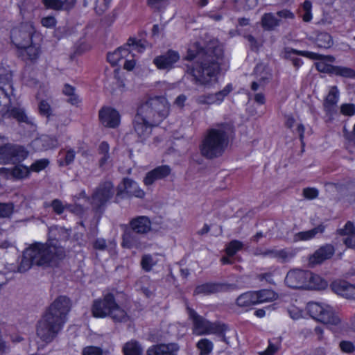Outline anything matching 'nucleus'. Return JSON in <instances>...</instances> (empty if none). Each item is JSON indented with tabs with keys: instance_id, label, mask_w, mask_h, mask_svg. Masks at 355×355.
<instances>
[{
	"instance_id": "nucleus-1",
	"label": "nucleus",
	"mask_w": 355,
	"mask_h": 355,
	"mask_svg": "<svg viewBox=\"0 0 355 355\" xmlns=\"http://www.w3.org/2000/svg\"><path fill=\"white\" fill-rule=\"evenodd\" d=\"M186 59L195 60L187 65V69L195 84L207 87L217 81L223 60V51L220 47L205 51L198 42H195L189 46Z\"/></svg>"
},
{
	"instance_id": "nucleus-2",
	"label": "nucleus",
	"mask_w": 355,
	"mask_h": 355,
	"mask_svg": "<svg viewBox=\"0 0 355 355\" xmlns=\"http://www.w3.org/2000/svg\"><path fill=\"white\" fill-rule=\"evenodd\" d=\"M71 301L65 296L54 300L37 326V335L44 342H51L62 329L71 309Z\"/></svg>"
},
{
	"instance_id": "nucleus-3",
	"label": "nucleus",
	"mask_w": 355,
	"mask_h": 355,
	"mask_svg": "<svg viewBox=\"0 0 355 355\" xmlns=\"http://www.w3.org/2000/svg\"><path fill=\"white\" fill-rule=\"evenodd\" d=\"M232 131L229 123L217 124L207 130L199 147L201 155L210 159L221 156L228 146Z\"/></svg>"
},
{
	"instance_id": "nucleus-4",
	"label": "nucleus",
	"mask_w": 355,
	"mask_h": 355,
	"mask_svg": "<svg viewBox=\"0 0 355 355\" xmlns=\"http://www.w3.org/2000/svg\"><path fill=\"white\" fill-rule=\"evenodd\" d=\"M28 249L35 265L43 268L56 266L65 257L63 248L51 242L34 243Z\"/></svg>"
},
{
	"instance_id": "nucleus-5",
	"label": "nucleus",
	"mask_w": 355,
	"mask_h": 355,
	"mask_svg": "<svg viewBox=\"0 0 355 355\" xmlns=\"http://www.w3.org/2000/svg\"><path fill=\"white\" fill-rule=\"evenodd\" d=\"M137 112L149 120L150 124L157 125L168 114L169 104L164 97H155L141 104Z\"/></svg>"
},
{
	"instance_id": "nucleus-6",
	"label": "nucleus",
	"mask_w": 355,
	"mask_h": 355,
	"mask_svg": "<svg viewBox=\"0 0 355 355\" xmlns=\"http://www.w3.org/2000/svg\"><path fill=\"white\" fill-rule=\"evenodd\" d=\"M306 311L314 320L327 325H338L340 319L331 306L327 304L310 302L306 304Z\"/></svg>"
},
{
	"instance_id": "nucleus-7",
	"label": "nucleus",
	"mask_w": 355,
	"mask_h": 355,
	"mask_svg": "<svg viewBox=\"0 0 355 355\" xmlns=\"http://www.w3.org/2000/svg\"><path fill=\"white\" fill-rule=\"evenodd\" d=\"M28 151L21 146L12 144H3L0 146V164H15L25 159Z\"/></svg>"
},
{
	"instance_id": "nucleus-8",
	"label": "nucleus",
	"mask_w": 355,
	"mask_h": 355,
	"mask_svg": "<svg viewBox=\"0 0 355 355\" xmlns=\"http://www.w3.org/2000/svg\"><path fill=\"white\" fill-rule=\"evenodd\" d=\"M189 318L193 324V332L197 335L215 334L223 331L222 327L216 323H212L199 315L193 309L187 308Z\"/></svg>"
},
{
	"instance_id": "nucleus-9",
	"label": "nucleus",
	"mask_w": 355,
	"mask_h": 355,
	"mask_svg": "<svg viewBox=\"0 0 355 355\" xmlns=\"http://www.w3.org/2000/svg\"><path fill=\"white\" fill-rule=\"evenodd\" d=\"M35 35V28L31 22L21 24L14 28L11 32L12 43L19 49L24 48L28 44H32Z\"/></svg>"
},
{
	"instance_id": "nucleus-10",
	"label": "nucleus",
	"mask_w": 355,
	"mask_h": 355,
	"mask_svg": "<svg viewBox=\"0 0 355 355\" xmlns=\"http://www.w3.org/2000/svg\"><path fill=\"white\" fill-rule=\"evenodd\" d=\"M283 53H284V58L285 59L290 60L292 62L293 66L296 69L300 68L302 66L303 62L301 59L293 57V54L302 55V56L309 58L312 60L324 59L329 62H334L335 60L334 58L331 55L323 56L322 55H320V54H318L315 53H313V52H310V51H298V50H295V49H291V48L284 49Z\"/></svg>"
},
{
	"instance_id": "nucleus-11",
	"label": "nucleus",
	"mask_w": 355,
	"mask_h": 355,
	"mask_svg": "<svg viewBox=\"0 0 355 355\" xmlns=\"http://www.w3.org/2000/svg\"><path fill=\"white\" fill-rule=\"evenodd\" d=\"M294 15L288 10L278 11L276 15L273 13H266L261 17V26L267 31L274 30L283 22L284 19H293Z\"/></svg>"
},
{
	"instance_id": "nucleus-12",
	"label": "nucleus",
	"mask_w": 355,
	"mask_h": 355,
	"mask_svg": "<svg viewBox=\"0 0 355 355\" xmlns=\"http://www.w3.org/2000/svg\"><path fill=\"white\" fill-rule=\"evenodd\" d=\"M115 302L112 294H107L103 298L94 301L92 313L94 317L103 318L109 316Z\"/></svg>"
},
{
	"instance_id": "nucleus-13",
	"label": "nucleus",
	"mask_w": 355,
	"mask_h": 355,
	"mask_svg": "<svg viewBox=\"0 0 355 355\" xmlns=\"http://www.w3.org/2000/svg\"><path fill=\"white\" fill-rule=\"evenodd\" d=\"M307 275H309V270L293 269L288 272L285 282L291 288L305 289V285L307 283Z\"/></svg>"
},
{
	"instance_id": "nucleus-14",
	"label": "nucleus",
	"mask_w": 355,
	"mask_h": 355,
	"mask_svg": "<svg viewBox=\"0 0 355 355\" xmlns=\"http://www.w3.org/2000/svg\"><path fill=\"white\" fill-rule=\"evenodd\" d=\"M232 91V87L227 85L223 90L214 94H206L198 96L196 102L200 105H207L220 104L225 97Z\"/></svg>"
},
{
	"instance_id": "nucleus-15",
	"label": "nucleus",
	"mask_w": 355,
	"mask_h": 355,
	"mask_svg": "<svg viewBox=\"0 0 355 355\" xmlns=\"http://www.w3.org/2000/svg\"><path fill=\"white\" fill-rule=\"evenodd\" d=\"M114 186L112 182H107L101 184L94 193L92 204L96 207H100L109 200L114 195Z\"/></svg>"
},
{
	"instance_id": "nucleus-16",
	"label": "nucleus",
	"mask_w": 355,
	"mask_h": 355,
	"mask_svg": "<svg viewBox=\"0 0 355 355\" xmlns=\"http://www.w3.org/2000/svg\"><path fill=\"white\" fill-rule=\"evenodd\" d=\"M171 173V168L168 165L159 166L148 172L144 178V184L150 186L156 181L167 178Z\"/></svg>"
},
{
	"instance_id": "nucleus-17",
	"label": "nucleus",
	"mask_w": 355,
	"mask_h": 355,
	"mask_svg": "<svg viewBox=\"0 0 355 355\" xmlns=\"http://www.w3.org/2000/svg\"><path fill=\"white\" fill-rule=\"evenodd\" d=\"M99 119L101 123L109 128H116L120 123V115L119 112L109 107H103L99 112Z\"/></svg>"
},
{
	"instance_id": "nucleus-18",
	"label": "nucleus",
	"mask_w": 355,
	"mask_h": 355,
	"mask_svg": "<svg viewBox=\"0 0 355 355\" xmlns=\"http://www.w3.org/2000/svg\"><path fill=\"white\" fill-rule=\"evenodd\" d=\"M179 60V53L175 51L170 50L165 54L156 57L153 62L159 69H171L174 64Z\"/></svg>"
},
{
	"instance_id": "nucleus-19",
	"label": "nucleus",
	"mask_w": 355,
	"mask_h": 355,
	"mask_svg": "<svg viewBox=\"0 0 355 355\" xmlns=\"http://www.w3.org/2000/svg\"><path fill=\"white\" fill-rule=\"evenodd\" d=\"M133 125L135 132L141 139L148 137L151 133L152 128L155 126L154 124H150L149 120L138 112L135 116Z\"/></svg>"
},
{
	"instance_id": "nucleus-20",
	"label": "nucleus",
	"mask_w": 355,
	"mask_h": 355,
	"mask_svg": "<svg viewBox=\"0 0 355 355\" xmlns=\"http://www.w3.org/2000/svg\"><path fill=\"white\" fill-rule=\"evenodd\" d=\"M331 287L336 294L347 299L355 300V286L345 281H336L331 284Z\"/></svg>"
},
{
	"instance_id": "nucleus-21",
	"label": "nucleus",
	"mask_w": 355,
	"mask_h": 355,
	"mask_svg": "<svg viewBox=\"0 0 355 355\" xmlns=\"http://www.w3.org/2000/svg\"><path fill=\"white\" fill-rule=\"evenodd\" d=\"M151 221L144 216H137L130 221V227L132 231L138 234H146L151 230Z\"/></svg>"
},
{
	"instance_id": "nucleus-22",
	"label": "nucleus",
	"mask_w": 355,
	"mask_h": 355,
	"mask_svg": "<svg viewBox=\"0 0 355 355\" xmlns=\"http://www.w3.org/2000/svg\"><path fill=\"white\" fill-rule=\"evenodd\" d=\"M334 248L331 245H326L317 250L310 257L309 263L320 264L324 260L330 259L334 254Z\"/></svg>"
},
{
	"instance_id": "nucleus-23",
	"label": "nucleus",
	"mask_w": 355,
	"mask_h": 355,
	"mask_svg": "<svg viewBox=\"0 0 355 355\" xmlns=\"http://www.w3.org/2000/svg\"><path fill=\"white\" fill-rule=\"evenodd\" d=\"M338 96L337 87L336 86L331 87L323 103L324 110L329 116H332L336 112Z\"/></svg>"
},
{
	"instance_id": "nucleus-24",
	"label": "nucleus",
	"mask_w": 355,
	"mask_h": 355,
	"mask_svg": "<svg viewBox=\"0 0 355 355\" xmlns=\"http://www.w3.org/2000/svg\"><path fill=\"white\" fill-rule=\"evenodd\" d=\"M179 346L176 343L153 345L147 350V355H176Z\"/></svg>"
},
{
	"instance_id": "nucleus-25",
	"label": "nucleus",
	"mask_w": 355,
	"mask_h": 355,
	"mask_svg": "<svg viewBox=\"0 0 355 355\" xmlns=\"http://www.w3.org/2000/svg\"><path fill=\"white\" fill-rule=\"evenodd\" d=\"M138 234L132 230H125L122 235V247L128 249H141L144 247V243L140 241Z\"/></svg>"
},
{
	"instance_id": "nucleus-26",
	"label": "nucleus",
	"mask_w": 355,
	"mask_h": 355,
	"mask_svg": "<svg viewBox=\"0 0 355 355\" xmlns=\"http://www.w3.org/2000/svg\"><path fill=\"white\" fill-rule=\"evenodd\" d=\"M42 3L47 9L69 11L74 7L76 0H42Z\"/></svg>"
},
{
	"instance_id": "nucleus-27",
	"label": "nucleus",
	"mask_w": 355,
	"mask_h": 355,
	"mask_svg": "<svg viewBox=\"0 0 355 355\" xmlns=\"http://www.w3.org/2000/svg\"><path fill=\"white\" fill-rule=\"evenodd\" d=\"M123 189L128 195L139 198L145 196V192L139 187V184L130 178H124L123 180Z\"/></svg>"
},
{
	"instance_id": "nucleus-28",
	"label": "nucleus",
	"mask_w": 355,
	"mask_h": 355,
	"mask_svg": "<svg viewBox=\"0 0 355 355\" xmlns=\"http://www.w3.org/2000/svg\"><path fill=\"white\" fill-rule=\"evenodd\" d=\"M128 57H134V54L130 53V49L123 46L117 49L112 53L107 54V60L112 65H117L121 60H124Z\"/></svg>"
},
{
	"instance_id": "nucleus-29",
	"label": "nucleus",
	"mask_w": 355,
	"mask_h": 355,
	"mask_svg": "<svg viewBox=\"0 0 355 355\" xmlns=\"http://www.w3.org/2000/svg\"><path fill=\"white\" fill-rule=\"evenodd\" d=\"M339 233L344 236L343 242L348 248H355V228L352 223L347 222Z\"/></svg>"
},
{
	"instance_id": "nucleus-30",
	"label": "nucleus",
	"mask_w": 355,
	"mask_h": 355,
	"mask_svg": "<svg viewBox=\"0 0 355 355\" xmlns=\"http://www.w3.org/2000/svg\"><path fill=\"white\" fill-rule=\"evenodd\" d=\"M255 78L260 80L261 85L265 83L267 85L272 78L271 70L267 64L259 63L254 69Z\"/></svg>"
},
{
	"instance_id": "nucleus-31",
	"label": "nucleus",
	"mask_w": 355,
	"mask_h": 355,
	"mask_svg": "<svg viewBox=\"0 0 355 355\" xmlns=\"http://www.w3.org/2000/svg\"><path fill=\"white\" fill-rule=\"evenodd\" d=\"M307 283L305 289H324L327 286V282L318 275L314 274L309 270L307 275Z\"/></svg>"
},
{
	"instance_id": "nucleus-32",
	"label": "nucleus",
	"mask_w": 355,
	"mask_h": 355,
	"mask_svg": "<svg viewBox=\"0 0 355 355\" xmlns=\"http://www.w3.org/2000/svg\"><path fill=\"white\" fill-rule=\"evenodd\" d=\"M10 115L19 123H24L33 128L36 127L34 118L28 116L25 111L21 108L15 107L12 109L10 110Z\"/></svg>"
},
{
	"instance_id": "nucleus-33",
	"label": "nucleus",
	"mask_w": 355,
	"mask_h": 355,
	"mask_svg": "<svg viewBox=\"0 0 355 355\" xmlns=\"http://www.w3.org/2000/svg\"><path fill=\"white\" fill-rule=\"evenodd\" d=\"M223 286L216 283H206L196 286L194 295H210L222 291Z\"/></svg>"
},
{
	"instance_id": "nucleus-34",
	"label": "nucleus",
	"mask_w": 355,
	"mask_h": 355,
	"mask_svg": "<svg viewBox=\"0 0 355 355\" xmlns=\"http://www.w3.org/2000/svg\"><path fill=\"white\" fill-rule=\"evenodd\" d=\"M20 49V55L24 60H36L40 53L39 46L32 41V44H28L24 48H19Z\"/></svg>"
},
{
	"instance_id": "nucleus-35",
	"label": "nucleus",
	"mask_w": 355,
	"mask_h": 355,
	"mask_svg": "<svg viewBox=\"0 0 355 355\" xmlns=\"http://www.w3.org/2000/svg\"><path fill=\"white\" fill-rule=\"evenodd\" d=\"M110 147L107 143L102 142L98 148V153L101 157L98 160L100 168H104L112 163V158L109 153Z\"/></svg>"
},
{
	"instance_id": "nucleus-36",
	"label": "nucleus",
	"mask_w": 355,
	"mask_h": 355,
	"mask_svg": "<svg viewBox=\"0 0 355 355\" xmlns=\"http://www.w3.org/2000/svg\"><path fill=\"white\" fill-rule=\"evenodd\" d=\"M109 317L116 322H125L129 320L126 311L117 304L116 301L114 303L113 307H112Z\"/></svg>"
},
{
	"instance_id": "nucleus-37",
	"label": "nucleus",
	"mask_w": 355,
	"mask_h": 355,
	"mask_svg": "<svg viewBox=\"0 0 355 355\" xmlns=\"http://www.w3.org/2000/svg\"><path fill=\"white\" fill-rule=\"evenodd\" d=\"M35 144L41 146L42 150H49L56 148L58 146V141L55 137L43 135L35 140Z\"/></svg>"
},
{
	"instance_id": "nucleus-38",
	"label": "nucleus",
	"mask_w": 355,
	"mask_h": 355,
	"mask_svg": "<svg viewBox=\"0 0 355 355\" xmlns=\"http://www.w3.org/2000/svg\"><path fill=\"white\" fill-rule=\"evenodd\" d=\"M257 297L254 292H247L238 297L236 304L241 307H248L256 304Z\"/></svg>"
},
{
	"instance_id": "nucleus-39",
	"label": "nucleus",
	"mask_w": 355,
	"mask_h": 355,
	"mask_svg": "<svg viewBox=\"0 0 355 355\" xmlns=\"http://www.w3.org/2000/svg\"><path fill=\"white\" fill-rule=\"evenodd\" d=\"M324 227L322 225L305 232H301L295 235V241H307L315 236L318 234H321L324 232Z\"/></svg>"
},
{
	"instance_id": "nucleus-40",
	"label": "nucleus",
	"mask_w": 355,
	"mask_h": 355,
	"mask_svg": "<svg viewBox=\"0 0 355 355\" xmlns=\"http://www.w3.org/2000/svg\"><path fill=\"white\" fill-rule=\"evenodd\" d=\"M157 254H145L141 259V268L146 272H150L158 262Z\"/></svg>"
},
{
	"instance_id": "nucleus-41",
	"label": "nucleus",
	"mask_w": 355,
	"mask_h": 355,
	"mask_svg": "<svg viewBox=\"0 0 355 355\" xmlns=\"http://www.w3.org/2000/svg\"><path fill=\"white\" fill-rule=\"evenodd\" d=\"M33 265H35V263H33L32 255L28 248L24 252L22 259L18 266V270L20 272H26L31 268Z\"/></svg>"
},
{
	"instance_id": "nucleus-42",
	"label": "nucleus",
	"mask_w": 355,
	"mask_h": 355,
	"mask_svg": "<svg viewBox=\"0 0 355 355\" xmlns=\"http://www.w3.org/2000/svg\"><path fill=\"white\" fill-rule=\"evenodd\" d=\"M254 293L257 297V304L271 302L277 297V295L272 290L263 289Z\"/></svg>"
},
{
	"instance_id": "nucleus-43",
	"label": "nucleus",
	"mask_w": 355,
	"mask_h": 355,
	"mask_svg": "<svg viewBox=\"0 0 355 355\" xmlns=\"http://www.w3.org/2000/svg\"><path fill=\"white\" fill-rule=\"evenodd\" d=\"M63 94L68 96L67 102L73 105H77L80 103L78 95L76 93V89L73 87L69 84H66L63 88Z\"/></svg>"
},
{
	"instance_id": "nucleus-44",
	"label": "nucleus",
	"mask_w": 355,
	"mask_h": 355,
	"mask_svg": "<svg viewBox=\"0 0 355 355\" xmlns=\"http://www.w3.org/2000/svg\"><path fill=\"white\" fill-rule=\"evenodd\" d=\"M60 159H58V164L60 166H67L71 164L76 156V153L72 149L62 150L60 152Z\"/></svg>"
},
{
	"instance_id": "nucleus-45",
	"label": "nucleus",
	"mask_w": 355,
	"mask_h": 355,
	"mask_svg": "<svg viewBox=\"0 0 355 355\" xmlns=\"http://www.w3.org/2000/svg\"><path fill=\"white\" fill-rule=\"evenodd\" d=\"M315 44L320 48L327 49L333 44L331 36L327 33H319L315 38Z\"/></svg>"
},
{
	"instance_id": "nucleus-46",
	"label": "nucleus",
	"mask_w": 355,
	"mask_h": 355,
	"mask_svg": "<svg viewBox=\"0 0 355 355\" xmlns=\"http://www.w3.org/2000/svg\"><path fill=\"white\" fill-rule=\"evenodd\" d=\"M30 173V168L24 165L15 166L11 171L12 175L17 179L26 178L29 176Z\"/></svg>"
},
{
	"instance_id": "nucleus-47",
	"label": "nucleus",
	"mask_w": 355,
	"mask_h": 355,
	"mask_svg": "<svg viewBox=\"0 0 355 355\" xmlns=\"http://www.w3.org/2000/svg\"><path fill=\"white\" fill-rule=\"evenodd\" d=\"M123 352L125 355H141L142 349L137 342L131 341L124 345Z\"/></svg>"
},
{
	"instance_id": "nucleus-48",
	"label": "nucleus",
	"mask_w": 355,
	"mask_h": 355,
	"mask_svg": "<svg viewBox=\"0 0 355 355\" xmlns=\"http://www.w3.org/2000/svg\"><path fill=\"white\" fill-rule=\"evenodd\" d=\"M200 355H208L213 349V343L207 338L200 340L197 343Z\"/></svg>"
},
{
	"instance_id": "nucleus-49",
	"label": "nucleus",
	"mask_w": 355,
	"mask_h": 355,
	"mask_svg": "<svg viewBox=\"0 0 355 355\" xmlns=\"http://www.w3.org/2000/svg\"><path fill=\"white\" fill-rule=\"evenodd\" d=\"M243 248V243L241 241L232 240L227 245L225 252L229 257H232Z\"/></svg>"
},
{
	"instance_id": "nucleus-50",
	"label": "nucleus",
	"mask_w": 355,
	"mask_h": 355,
	"mask_svg": "<svg viewBox=\"0 0 355 355\" xmlns=\"http://www.w3.org/2000/svg\"><path fill=\"white\" fill-rule=\"evenodd\" d=\"M295 256V252L291 249L278 250L277 259L282 263L287 262Z\"/></svg>"
},
{
	"instance_id": "nucleus-51",
	"label": "nucleus",
	"mask_w": 355,
	"mask_h": 355,
	"mask_svg": "<svg viewBox=\"0 0 355 355\" xmlns=\"http://www.w3.org/2000/svg\"><path fill=\"white\" fill-rule=\"evenodd\" d=\"M15 210L12 202H0V218H10Z\"/></svg>"
},
{
	"instance_id": "nucleus-52",
	"label": "nucleus",
	"mask_w": 355,
	"mask_h": 355,
	"mask_svg": "<svg viewBox=\"0 0 355 355\" xmlns=\"http://www.w3.org/2000/svg\"><path fill=\"white\" fill-rule=\"evenodd\" d=\"M345 78H352L355 76V72L353 69L346 67L334 66V73Z\"/></svg>"
},
{
	"instance_id": "nucleus-53",
	"label": "nucleus",
	"mask_w": 355,
	"mask_h": 355,
	"mask_svg": "<svg viewBox=\"0 0 355 355\" xmlns=\"http://www.w3.org/2000/svg\"><path fill=\"white\" fill-rule=\"evenodd\" d=\"M49 164V160L48 159L44 158L36 160L34 162L31 167V171L39 173L40 171L46 168Z\"/></svg>"
},
{
	"instance_id": "nucleus-54",
	"label": "nucleus",
	"mask_w": 355,
	"mask_h": 355,
	"mask_svg": "<svg viewBox=\"0 0 355 355\" xmlns=\"http://www.w3.org/2000/svg\"><path fill=\"white\" fill-rule=\"evenodd\" d=\"M127 46L131 49H130V53L132 51H137L138 53H141L146 48V45L141 41H136L135 39L130 38L128 41Z\"/></svg>"
},
{
	"instance_id": "nucleus-55",
	"label": "nucleus",
	"mask_w": 355,
	"mask_h": 355,
	"mask_svg": "<svg viewBox=\"0 0 355 355\" xmlns=\"http://www.w3.org/2000/svg\"><path fill=\"white\" fill-rule=\"evenodd\" d=\"M109 245L115 246L116 243L114 241H109L107 244L106 241L103 238L96 239L93 243L94 248L100 251L106 250Z\"/></svg>"
},
{
	"instance_id": "nucleus-56",
	"label": "nucleus",
	"mask_w": 355,
	"mask_h": 355,
	"mask_svg": "<svg viewBox=\"0 0 355 355\" xmlns=\"http://www.w3.org/2000/svg\"><path fill=\"white\" fill-rule=\"evenodd\" d=\"M51 207L53 209V211L57 214H61L63 213V211H64V209H69L70 211H73L72 209H71V205H63L62 202L58 200V199H55L52 201L51 202Z\"/></svg>"
},
{
	"instance_id": "nucleus-57",
	"label": "nucleus",
	"mask_w": 355,
	"mask_h": 355,
	"mask_svg": "<svg viewBox=\"0 0 355 355\" xmlns=\"http://www.w3.org/2000/svg\"><path fill=\"white\" fill-rule=\"evenodd\" d=\"M112 0H96L95 6V11L98 15H102L105 12L111 3Z\"/></svg>"
},
{
	"instance_id": "nucleus-58",
	"label": "nucleus",
	"mask_w": 355,
	"mask_h": 355,
	"mask_svg": "<svg viewBox=\"0 0 355 355\" xmlns=\"http://www.w3.org/2000/svg\"><path fill=\"white\" fill-rule=\"evenodd\" d=\"M104 351L99 347L87 346L83 349V355H103Z\"/></svg>"
},
{
	"instance_id": "nucleus-59",
	"label": "nucleus",
	"mask_w": 355,
	"mask_h": 355,
	"mask_svg": "<svg viewBox=\"0 0 355 355\" xmlns=\"http://www.w3.org/2000/svg\"><path fill=\"white\" fill-rule=\"evenodd\" d=\"M316 69L323 73H327L330 74L334 73V66L327 64L324 61H320L316 63Z\"/></svg>"
},
{
	"instance_id": "nucleus-60",
	"label": "nucleus",
	"mask_w": 355,
	"mask_h": 355,
	"mask_svg": "<svg viewBox=\"0 0 355 355\" xmlns=\"http://www.w3.org/2000/svg\"><path fill=\"white\" fill-rule=\"evenodd\" d=\"M340 113L345 116H353L355 114V105L352 103H345L340 106Z\"/></svg>"
},
{
	"instance_id": "nucleus-61",
	"label": "nucleus",
	"mask_w": 355,
	"mask_h": 355,
	"mask_svg": "<svg viewBox=\"0 0 355 355\" xmlns=\"http://www.w3.org/2000/svg\"><path fill=\"white\" fill-rule=\"evenodd\" d=\"M288 311L291 318L293 320H298L303 317V311L296 306H291Z\"/></svg>"
},
{
	"instance_id": "nucleus-62",
	"label": "nucleus",
	"mask_w": 355,
	"mask_h": 355,
	"mask_svg": "<svg viewBox=\"0 0 355 355\" xmlns=\"http://www.w3.org/2000/svg\"><path fill=\"white\" fill-rule=\"evenodd\" d=\"M40 113L45 116H49L51 114V108L49 103L45 101H40L39 104Z\"/></svg>"
},
{
	"instance_id": "nucleus-63",
	"label": "nucleus",
	"mask_w": 355,
	"mask_h": 355,
	"mask_svg": "<svg viewBox=\"0 0 355 355\" xmlns=\"http://www.w3.org/2000/svg\"><path fill=\"white\" fill-rule=\"evenodd\" d=\"M41 24L46 28H53L56 24V19L52 16L43 17Z\"/></svg>"
},
{
	"instance_id": "nucleus-64",
	"label": "nucleus",
	"mask_w": 355,
	"mask_h": 355,
	"mask_svg": "<svg viewBox=\"0 0 355 355\" xmlns=\"http://www.w3.org/2000/svg\"><path fill=\"white\" fill-rule=\"evenodd\" d=\"M303 195L304 198L312 200L317 198L318 191L314 188H306L303 190Z\"/></svg>"
}]
</instances>
